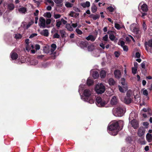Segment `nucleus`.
Listing matches in <instances>:
<instances>
[{
  "mask_svg": "<svg viewBox=\"0 0 152 152\" xmlns=\"http://www.w3.org/2000/svg\"><path fill=\"white\" fill-rule=\"evenodd\" d=\"M123 125L124 122L122 121H119L118 122L114 121L109 125L107 129L108 132L111 135H116L119 131V126H123Z\"/></svg>",
  "mask_w": 152,
  "mask_h": 152,
  "instance_id": "nucleus-1",
  "label": "nucleus"
},
{
  "mask_svg": "<svg viewBox=\"0 0 152 152\" xmlns=\"http://www.w3.org/2000/svg\"><path fill=\"white\" fill-rule=\"evenodd\" d=\"M83 94L84 97L82 96L81 95H80L82 100L90 104H92L94 103V99L91 95L92 94L91 90L88 89H86L84 91Z\"/></svg>",
  "mask_w": 152,
  "mask_h": 152,
  "instance_id": "nucleus-2",
  "label": "nucleus"
},
{
  "mask_svg": "<svg viewBox=\"0 0 152 152\" xmlns=\"http://www.w3.org/2000/svg\"><path fill=\"white\" fill-rule=\"evenodd\" d=\"M125 111L126 109L122 105L120 104L113 109V113L115 116L121 117L124 115Z\"/></svg>",
  "mask_w": 152,
  "mask_h": 152,
  "instance_id": "nucleus-3",
  "label": "nucleus"
},
{
  "mask_svg": "<svg viewBox=\"0 0 152 152\" xmlns=\"http://www.w3.org/2000/svg\"><path fill=\"white\" fill-rule=\"evenodd\" d=\"M132 91L129 90L127 92L126 96L125 97H121V100L126 104H130L132 101Z\"/></svg>",
  "mask_w": 152,
  "mask_h": 152,
  "instance_id": "nucleus-4",
  "label": "nucleus"
},
{
  "mask_svg": "<svg viewBox=\"0 0 152 152\" xmlns=\"http://www.w3.org/2000/svg\"><path fill=\"white\" fill-rule=\"evenodd\" d=\"M95 90L97 94H102L104 92L105 88L104 86L102 83H100L96 85Z\"/></svg>",
  "mask_w": 152,
  "mask_h": 152,
  "instance_id": "nucleus-5",
  "label": "nucleus"
},
{
  "mask_svg": "<svg viewBox=\"0 0 152 152\" xmlns=\"http://www.w3.org/2000/svg\"><path fill=\"white\" fill-rule=\"evenodd\" d=\"M96 104L99 107H104L107 103L108 101H105L99 96L97 97L96 99Z\"/></svg>",
  "mask_w": 152,
  "mask_h": 152,
  "instance_id": "nucleus-6",
  "label": "nucleus"
},
{
  "mask_svg": "<svg viewBox=\"0 0 152 152\" xmlns=\"http://www.w3.org/2000/svg\"><path fill=\"white\" fill-rule=\"evenodd\" d=\"M136 25L134 24H132L130 27V28L131 31L134 33L137 34L138 37L140 36L141 34V31H140L138 28L136 27Z\"/></svg>",
  "mask_w": 152,
  "mask_h": 152,
  "instance_id": "nucleus-7",
  "label": "nucleus"
},
{
  "mask_svg": "<svg viewBox=\"0 0 152 152\" xmlns=\"http://www.w3.org/2000/svg\"><path fill=\"white\" fill-rule=\"evenodd\" d=\"M39 24L40 27H42V28L47 27L46 26L45 20L43 17H41L39 18Z\"/></svg>",
  "mask_w": 152,
  "mask_h": 152,
  "instance_id": "nucleus-8",
  "label": "nucleus"
},
{
  "mask_svg": "<svg viewBox=\"0 0 152 152\" xmlns=\"http://www.w3.org/2000/svg\"><path fill=\"white\" fill-rule=\"evenodd\" d=\"M145 129L143 127H140L138 129L137 132V134L139 137L142 136L143 135L145 132Z\"/></svg>",
  "mask_w": 152,
  "mask_h": 152,
  "instance_id": "nucleus-9",
  "label": "nucleus"
},
{
  "mask_svg": "<svg viewBox=\"0 0 152 152\" xmlns=\"http://www.w3.org/2000/svg\"><path fill=\"white\" fill-rule=\"evenodd\" d=\"M121 83L123 86V87L124 88V90L125 91L127 90L128 89V86L124 78H123L121 79Z\"/></svg>",
  "mask_w": 152,
  "mask_h": 152,
  "instance_id": "nucleus-10",
  "label": "nucleus"
},
{
  "mask_svg": "<svg viewBox=\"0 0 152 152\" xmlns=\"http://www.w3.org/2000/svg\"><path fill=\"white\" fill-rule=\"evenodd\" d=\"M134 129H136L138 127L139 124L138 121L136 120L133 119L130 123Z\"/></svg>",
  "mask_w": 152,
  "mask_h": 152,
  "instance_id": "nucleus-11",
  "label": "nucleus"
},
{
  "mask_svg": "<svg viewBox=\"0 0 152 152\" xmlns=\"http://www.w3.org/2000/svg\"><path fill=\"white\" fill-rule=\"evenodd\" d=\"M15 51V50L14 49L10 54L12 60H16L18 57V55L16 53L14 52Z\"/></svg>",
  "mask_w": 152,
  "mask_h": 152,
  "instance_id": "nucleus-12",
  "label": "nucleus"
},
{
  "mask_svg": "<svg viewBox=\"0 0 152 152\" xmlns=\"http://www.w3.org/2000/svg\"><path fill=\"white\" fill-rule=\"evenodd\" d=\"M118 99L117 97L115 96H113L111 99L110 101L111 104L112 105H115L118 103Z\"/></svg>",
  "mask_w": 152,
  "mask_h": 152,
  "instance_id": "nucleus-13",
  "label": "nucleus"
},
{
  "mask_svg": "<svg viewBox=\"0 0 152 152\" xmlns=\"http://www.w3.org/2000/svg\"><path fill=\"white\" fill-rule=\"evenodd\" d=\"M114 74L115 77L118 79L120 78L121 77V73L120 70H116L115 71Z\"/></svg>",
  "mask_w": 152,
  "mask_h": 152,
  "instance_id": "nucleus-14",
  "label": "nucleus"
},
{
  "mask_svg": "<svg viewBox=\"0 0 152 152\" xmlns=\"http://www.w3.org/2000/svg\"><path fill=\"white\" fill-rule=\"evenodd\" d=\"M96 37L92 35H90L86 38V39L88 41L90 40L93 42L96 39Z\"/></svg>",
  "mask_w": 152,
  "mask_h": 152,
  "instance_id": "nucleus-15",
  "label": "nucleus"
},
{
  "mask_svg": "<svg viewBox=\"0 0 152 152\" xmlns=\"http://www.w3.org/2000/svg\"><path fill=\"white\" fill-rule=\"evenodd\" d=\"M146 138L148 142H152V135L151 134L148 133L146 135Z\"/></svg>",
  "mask_w": 152,
  "mask_h": 152,
  "instance_id": "nucleus-16",
  "label": "nucleus"
},
{
  "mask_svg": "<svg viewBox=\"0 0 152 152\" xmlns=\"http://www.w3.org/2000/svg\"><path fill=\"white\" fill-rule=\"evenodd\" d=\"M90 3L88 1L81 4V5L84 8L88 7L90 6Z\"/></svg>",
  "mask_w": 152,
  "mask_h": 152,
  "instance_id": "nucleus-17",
  "label": "nucleus"
},
{
  "mask_svg": "<svg viewBox=\"0 0 152 152\" xmlns=\"http://www.w3.org/2000/svg\"><path fill=\"white\" fill-rule=\"evenodd\" d=\"M40 34L45 36L48 37V30L46 29H44L40 32Z\"/></svg>",
  "mask_w": 152,
  "mask_h": 152,
  "instance_id": "nucleus-18",
  "label": "nucleus"
},
{
  "mask_svg": "<svg viewBox=\"0 0 152 152\" xmlns=\"http://www.w3.org/2000/svg\"><path fill=\"white\" fill-rule=\"evenodd\" d=\"M126 40L127 42H129L132 40L134 42H135V40L133 37L130 35H129L126 37Z\"/></svg>",
  "mask_w": 152,
  "mask_h": 152,
  "instance_id": "nucleus-19",
  "label": "nucleus"
},
{
  "mask_svg": "<svg viewBox=\"0 0 152 152\" xmlns=\"http://www.w3.org/2000/svg\"><path fill=\"white\" fill-rule=\"evenodd\" d=\"M15 8L14 5L12 3L8 4H7V8L10 11H12L14 10Z\"/></svg>",
  "mask_w": 152,
  "mask_h": 152,
  "instance_id": "nucleus-20",
  "label": "nucleus"
},
{
  "mask_svg": "<svg viewBox=\"0 0 152 152\" xmlns=\"http://www.w3.org/2000/svg\"><path fill=\"white\" fill-rule=\"evenodd\" d=\"M89 17L90 18H93L94 20H95L99 18V15L98 14H96L95 15L94 14H91L89 16Z\"/></svg>",
  "mask_w": 152,
  "mask_h": 152,
  "instance_id": "nucleus-21",
  "label": "nucleus"
},
{
  "mask_svg": "<svg viewBox=\"0 0 152 152\" xmlns=\"http://www.w3.org/2000/svg\"><path fill=\"white\" fill-rule=\"evenodd\" d=\"M145 45L146 48L148 47H152V40H150L148 42H145Z\"/></svg>",
  "mask_w": 152,
  "mask_h": 152,
  "instance_id": "nucleus-22",
  "label": "nucleus"
},
{
  "mask_svg": "<svg viewBox=\"0 0 152 152\" xmlns=\"http://www.w3.org/2000/svg\"><path fill=\"white\" fill-rule=\"evenodd\" d=\"M108 83L110 85L113 86L115 84V82L113 78H110L108 80Z\"/></svg>",
  "mask_w": 152,
  "mask_h": 152,
  "instance_id": "nucleus-23",
  "label": "nucleus"
},
{
  "mask_svg": "<svg viewBox=\"0 0 152 152\" xmlns=\"http://www.w3.org/2000/svg\"><path fill=\"white\" fill-rule=\"evenodd\" d=\"M142 10L143 12H146L148 10L147 5L145 4H143L141 7Z\"/></svg>",
  "mask_w": 152,
  "mask_h": 152,
  "instance_id": "nucleus-24",
  "label": "nucleus"
},
{
  "mask_svg": "<svg viewBox=\"0 0 152 152\" xmlns=\"http://www.w3.org/2000/svg\"><path fill=\"white\" fill-rule=\"evenodd\" d=\"M99 76V74L98 72L96 71H93L92 74V76L94 79H96L98 78Z\"/></svg>",
  "mask_w": 152,
  "mask_h": 152,
  "instance_id": "nucleus-25",
  "label": "nucleus"
},
{
  "mask_svg": "<svg viewBox=\"0 0 152 152\" xmlns=\"http://www.w3.org/2000/svg\"><path fill=\"white\" fill-rule=\"evenodd\" d=\"M91 9L92 12L93 13H95L97 11V7L95 4H93L91 6Z\"/></svg>",
  "mask_w": 152,
  "mask_h": 152,
  "instance_id": "nucleus-26",
  "label": "nucleus"
},
{
  "mask_svg": "<svg viewBox=\"0 0 152 152\" xmlns=\"http://www.w3.org/2000/svg\"><path fill=\"white\" fill-rule=\"evenodd\" d=\"M87 83L88 85L91 86L93 83V81L92 79L88 78L87 81Z\"/></svg>",
  "mask_w": 152,
  "mask_h": 152,
  "instance_id": "nucleus-27",
  "label": "nucleus"
},
{
  "mask_svg": "<svg viewBox=\"0 0 152 152\" xmlns=\"http://www.w3.org/2000/svg\"><path fill=\"white\" fill-rule=\"evenodd\" d=\"M106 73L105 71L102 70L101 71L100 74V75L102 78H104L106 76Z\"/></svg>",
  "mask_w": 152,
  "mask_h": 152,
  "instance_id": "nucleus-28",
  "label": "nucleus"
},
{
  "mask_svg": "<svg viewBox=\"0 0 152 152\" xmlns=\"http://www.w3.org/2000/svg\"><path fill=\"white\" fill-rule=\"evenodd\" d=\"M45 3L46 4H47L48 3L52 6H53L54 5V3L52 0H45Z\"/></svg>",
  "mask_w": 152,
  "mask_h": 152,
  "instance_id": "nucleus-29",
  "label": "nucleus"
},
{
  "mask_svg": "<svg viewBox=\"0 0 152 152\" xmlns=\"http://www.w3.org/2000/svg\"><path fill=\"white\" fill-rule=\"evenodd\" d=\"M19 11L21 13H24L26 11V9L25 7H21L18 9Z\"/></svg>",
  "mask_w": 152,
  "mask_h": 152,
  "instance_id": "nucleus-30",
  "label": "nucleus"
},
{
  "mask_svg": "<svg viewBox=\"0 0 152 152\" xmlns=\"http://www.w3.org/2000/svg\"><path fill=\"white\" fill-rule=\"evenodd\" d=\"M85 86L83 84H81L79 86L78 91L80 95V93L84 89Z\"/></svg>",
  "mask_w": 152,
  "mask_h": 152,
  "instance_id": "nucleus-31",
  "label": "nucleus"
},
{
  "mask_svg": "<svg viewBox=\"0 0 152 152\" xmlns=\"http://www.w3.org/2000/svg\"><path fill=\"white\" fill-rule=\"evenodd\" d=\"M70 24H66V27L67 29L70 31H72L73 30V28Z\"/></svg>",
  "mask_w": 152,
  "mask_h": 152,
  "instance_id": "nucleus-32",
  "label": "nucleus"
},
{
  "mask_svg": "<svg viewBox=\"0 0 152 152\" xmlns=\"http://www.w3.org/2000/svg\"><path fill=\"white\" fill-rule=\"evenodd\" d=\"M118 44L119 45H121L122 47H123V48H126L124 46L125 44L124 42L121 39L119 40Z\"/></svg>",
  "mask_w": 152,
  "mask_h": 152,
  "instance_id": "nucleus-33",
  "label": "nucleus"
},
{
  "mask_svg": "<svg viewBox=\"0 0 152 152\" xmlns=\"http://www.w3.org/2000/svg\"><path fill=\"white\" fill-rule=\"evenodd\" d=\"M115 27L117 29L119 30L122 27L124 28V26H120L119 24L118 23H115Z\"/></svg>",
  "mask_w": 152,
  "mask_h": 152,
  "instance_id": "nucleus-34",
  "label": "nucleus"
},
{
  "mask_svg": "<svg viewBox=\"0 0 152 152\" xmlns=\"http://www.w3.org/2000/svg\"><path fill=\"white\" fill-rule=\"evenodd\" d=\"M56 26H57V28H59L62 24V23L61 22V20L60 21L59 20H57L56 21Z\"/></svg>",
  "mask_w": 152,
  "mask_h": 152,
  "instance_id": "nucleus-35",
  "label": "nucleus"
},
{
  "mask_svg": "<svg viewBox=\"0 0 152 152\" xmlns=\"http://www.w3.org/2000/svg\"><path fill=\"white\" fill-rule=\"evenodd\" d=\"M60 33L62 37H66V33L64 30H60Z\"/></svg>",
  "mask_w": 152,
  "mask_h": 152,
  "instance_id": "nucleus-36",
  "label": "nucleus"
},
{
  "mask_svg": "<svg viewBox=\"0 0 152 152\" xmlns=\"http://www.w3.org/2000/svg\"><path fill=\"white\" fill-rule=\"evenodd\" d=\"M44 16L48 18H50L51 17V15L50 12H47L44 14Z\"/></svg>",
  "mask_w": 152,
  "mask_h": 152,
  "instance_id": "nucleus-37",
  "label": "nucleus"
},
{
  "mask_svg": "<svg viewBox=\"0 0 152 152\" xmlns=\"http://www.w3.org/2000/svg\"><path fill=\"white\" fill-rule=\"evenodd\" d=\"M65 6L67 7H71L72 6L73 4L69 2H66L65 4Z\"/></svg>",
  "mask_w": 152,
  "mask_h": 152,
  "instance_id": "nucleus-38",
  "label": "nucleus"
},
{
  "mask_svg": "<svg viewBox=\"0 0 152 152\" xmlns=\"http://www.w3.org/2000/svg\"><path fill=\"white\" fill-rule=\"evenodd\" d=\"M61 16V15L59 14L54 13L53 15V17L56 19L59 18H60Z\"/></svg>",
  "mask_w": 152,
  "mask_h": 152,
  "instance_id": "nucleus-39",
  "label": "nucleus"
},
{
  "mask_svg": "<svg viewBox=\"0 0 152 152\" xmlns=\"http://www.w3.org/2000/svg\"><path fill=\"white\" fill-rule=\"evenodd\" d=\"M109 38L112 41H114L115 39V36L113 34H110L109 35Z\"/></svg>",
  "mask_w": 152,
  "mask_h": 152,
  "instance_id": "nucleus-40",
  "label": "nucleus"
},
{
  "mask_svg": "<svg viewBox=\"0 0 152 152\" xmlns=\"http://www.w3.org/2000/svg\"><path fill=\"white\" fill-rule=\"evenodd\" d=\"M118 87L119 91L121 92L124 93L126 91L124 90V88L123 87H122L120 86H118Z\"/></svg>",
  "mask_w": 152,
  "mask_h": 152,
  "instance_id": "nucleus-41",
  "label": "nucleus"
},
{
  "mask_svg": "<svg viewBox=\"0 0 152 152\" xmlns=\"http://www.w3.org/2000/svg\"><path fill=\"white\" fill-rule=\"evenodd\" d=\"M44 52L46 53H50V50L49 48H44L43 49Z\"/></svg>",
  "mask_w": 152,
  "mask_h": 152,
  "instance_id": "nucleus-42",
  "label": "nucleus"
},
{
  "mask_svg": "<svg viewBox=\"0 0 152 152\" xmlns=\"http://www.w3.org/2000/svg\"><path fill=\"white\" fill-rule=\"evenodd\" d=\"M21 35L20 34H15V37L16 39H19L21 38Z\"/></svg>",
  "mask_w": 152,
  "mask_h": 152,
  "instance_id": "nucleus-43",
  "label": "nucleus"
},
{
  "mask_svg": "<svg viewBox=\"0 0 152 152\" xmlns=\"http://www.w3.org/2000/svg\"><path fill=\"white\" fill-rule=\"evenodd\" d=\"M40 48H35V49H31V52L32 54H34L37 50H39Z\"/></svg>",
  "mask_w": 152,
  "mask_h": 152,
  "instance_id": "nucleus-44",
  "label": "nucleus"
},
{
  "mask_svg": "<svg viewBox=\"0 0 152 152\" xmlns=\"http://www.w3.org/2000/svg\"><path fill=\"white\" fill-rule=\"evenodd\" d=\"M137 70V68H134V67H132V73L134 74H135L136 73V72Z\"/></svg>",
  "mask_w": 152,
  "mask_h": 152,
  "instance_id": "nucleus-45",
  "label": "nucleus"
},
{
  "mask_svg": "<svg viewBox=\"0 0 152 152\" xmlns=\"http://www.w3.org/2000/svg\"><path fill=\"white\" fill-rule=\"evenodd\" d=\"M108 39V36L107 34L105 35L103 37V40L105 41H107Z\"/></svg>",
  "mask_w": 152,
  "mask_h": 152,
  "instance_id": "nucleus-46",
  "label": "nucleus"
},
{
  "mask_svg": "<svg viewBox=\"0 0 152 152\" xmlns=\"http://www.w3.org/2000/svg\"><path fill=\"white\" fill-rule=\"evenodd\" d=\"M75 31L76 32L79 34H81L83 33L82 31L78 28L76 29Z\"/></svg>",
  "mask_w": 152,
  "mask_h": 152,
  "instance_id": "nucleus-47",
  "label": "nucleus"
},
{
  "mask_svg": "<svg viewBox=\"0 0 152 152\" xmlns=\"http://www.w3.org/2000/svg\"><path fill=\"white\" fill-rule=\"evenodd\" d=\"M53 1L55 3L57 4L61 3L63 1V0H53Z\"/></svg>",
  "mask_w": 152,
  "mask_h": 152,
  "instance_id": "nucleus-48",
  "label": "nucleus"
},
{
  "mask_svg": "<svg viewBox=\"0 0 152 152\" xmlns=\"http://www.w3.org/2000/svg\"><path fill=\"white\" fill-rule=\"evenodd\" d=\"M143 94L146 96H147L148 95V91L146 89H145L143 91Z\"/></svg>",
  "mask_w": 152,
  "mask_h": 152,
  "instance_id": "nucleus-49",
  "label": "nucleus"
},
{
  "mask_svg": "<svg viewBox=\"0 0 152 152\" xmlns=\"http://www.w3.org/2000/svg\"><path fill=\"white\" fill-rule=\"evenodd\" d=\"M33 23L34 22L33 21H31V22H29L28 24L27 25V28H28L29 27H30L31 26Z\"/></svg>",
  "mask_w": 152,
  "mask_h": 152,
  "instance_id": "nucleus-50",
  "label": "nucleus"
},
{
  "mask_svg": "<svg viewBox=\"0 0 152 152\" xmlns=\"http://www.w3.org/2000/svg\"><path fill=\"white\" fill-rule=\"evenodd\" d=\"M141 67L142 68L145 69V62H142L141 64Z\"/></svg>",
  "mask_w": 152,
  "mask_h": 152,
  "instance_id": "nucleus-51",
  "label": "nucleus"
},
{
  "mask_svg": "<svg viewBox=\"0 0 152 152\" xmlns=\"http://www.w3.org/2000/svg\"><path fill=\"white\" fill-rule=\"evenodd\" d=\"M51 22V20L50 19H47L46 21V23L47 25H49L50 24Z\"/></svg>",
  "mask_w": 152,
  "mask_h": 152,
  "instance_id": "nucleus-52",
  "label": "nucleus"
},
{
  "mask_svg": "<svg viewBox=\"0 0 152 152\" xmlns=\"http://www.w3.org/2000/svg\"><path fill=\"white\" fill-rule=\"evenodd\" d=\"M37 35V34L36 33H34L31 34L30 36V38H32L34 37H36Z\"/></svg>",
  "mask_w": 152,
  "mask_h": 152,
  "instance_id": "nucleus-53",
  "label": "nucleus"
},
{
  "mask_svg": "<svg viewBox=\"0 0 152 152\" xmlns=\"http://www.w3.org/2000/svg\"><path fill=\"white\" fill-rule=\"evenodd\" d=\"M107 9L110 12H112L114 10V8L111 7H108L107 8Z\"/></svg>",
  "mask_w": 152,
  "mask_h": 152,
  "instance_id": "nucleus-54",
  "label": "nucleus"
},
{
  "mask_svg": "<svg viewBox=\"0 0 152 152\" xmlns=\"http://www.w3.org/2000/svg\"><path fill=\"white\" fill-rule=\"evenodd\" d=\"M37 63L38 61L36 60H34L31 62V64L34 65L37 64Z\"/></svg>",
  "mask_w": 152,
  "mask_h": 152,
  "instance_id": "nucleus-55",
  "label": "nucleus"
},
{
  "mask_svg": "<svg viewBox=\"0 0 152 152\" xmlns=\"http://www.w3.org/2000/svg\"><path fill=\"white\" fill-rule=\"evenodd\" d=\"M54 38H58L60 37V35L57 33H55L53 35Z\"/></svg>",
  "mask_w": 152,
  "mask_h": 152,
  "instance_id": "nucleus-56",
  "label": "nucleus"
},
{
  "mask_svg": "<svg viewBox=\"0 0 152 152\" xmlns=\"http://www.w3.org/2000/svg\"><path fill=\"white\" fill-rule=\"evenodd\" d=\"M135 55V57L137 58H139L140 56V53L138 52L136 53Z\"/></svg>",
  "mask_w": 152,
  "mask_h": 152,
  "instance_id": "nucleus-57",
  "label": "nucleus"
},
{
  "mask_svg": "<svg viewBox=\"0 0 152 152\" xmlns=\"http://www.w3.org/2000/svg\"><path fill=\"white\" fill-rule=\"evenodd\" d=\"M97 48H87V50L88 51H91L94 50H96L95 49Z\"/></svg>",
  "mask_w": 152,
  "mask_h": 152,
  "instance_id": "nucleus-58",
  "label": "nucleus"
},
{
  "mask_svg": "<svg viewBox=\"0 0 152 152\" xmlns=\"http://www.w3.org/2000/svg\"><path fill=\"white\" fill-rule=\"evenodd\" d=\"M61 23L62 22L64 24H66L67 22L64 19L62 18L61 19Z\"/></svg>",
  "mask_w": 152,
  "mask_h": 152,
  "instance_id": "nucleus-59",
  "label": "nucleus"
},
{
  "mask_svg": "<svg viewBox=\"0 0 152 152\" xmlns=\"http://www.w3.org/2000/svg\"><path fill=\"white\" fill-rule=\"evenodd\" d=\"M75 14V12H73V11H71L69 13V15L71 17H73L74 16Z\"/></svg>",
  "mask_w": 152,
  "mask_h": 152,
  "instance_id": "nucleus-60",
  "label": "nucleus"
},
{
  "mask_svg": "<svg viewBox=\"0 0 152 152\" xmlns=\"http://www.w3.org/2000/svg\"><path fill=\"white\" fill-rule=\"evenodd\" d=\"M114 54L115 57H118L120 55L119 53L118 52H115Z\"/></svg>",
  "mask_w": 152,
  "mask_h": 152,
  "instance_id": "nucleus-61",
  "label": "nucleus"
},
{
  "mask_svg": "<svg viewBox=\"0 0 152 152\" xmlns=\"http://www.w3.org/2000/svg\"><path fill=\"white\" fill-rule=\"evenodd\" d=\"M56 48H51L50 49V54H52L53 51L55 50Z\"/></svg>",
  "mask_w": 152,
  "mask_h": 152,
  "instance_id": "nucleus-62",
  "label": "nucleus"
},
{
  "mask_svg": "<svg viewBox=\"0 0 152 152\" xmlns=\"http://www.w3.org/2000/svg\"><path fill=\"white\" fill-rule=\"evenodd\" d=\"M142 26H143V28L144 30H146V24H145V22H143V24H142Z\"/></svg>",
  "mask_w": 152,
  "mask_h": 152,
  "instance_id": "nucleus-63",
  "label": "nucleus"
},
{
  "mask_svg": "<svg viewBox=\"0 0 152 152\" xmlns=\"http://www.w3.org/2000/svg\"><path fill=\"white\" fill-rule=\"evenodd\" d=\"M134 68H137L138 67V64L137 62H134Z\"/></svg>",
  "mask_w": 152,
  "mask_h": 152,
  "instance_id": "nucleus-64",
  "label": "nucleus"
}]
</instances>
